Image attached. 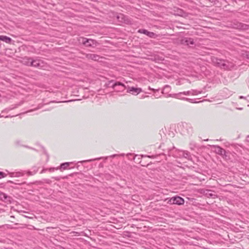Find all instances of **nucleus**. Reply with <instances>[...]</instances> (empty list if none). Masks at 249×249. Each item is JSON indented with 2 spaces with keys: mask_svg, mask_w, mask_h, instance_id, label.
Instances as JSON below:
<instances>
[{
  "mask_svg": "<svg viewBox=\"0 0 249 249\" xmlns=\"http://www.w3.org/2000/svg\"><path fill=\"white\" fill-rule=\"evenodd\" d=\"M214 63L217 66L225 70H228L232 67L230 62L223 59L216 58Z\"/></svg>",
  "mask_w": 249,
  "mask_h": 249,
  "instance_id": "1",
  "label": "nucleus"
},
{
  "mask_svg": "<svg viewBox=\"0 0 249 249\" xmlns=\"http://www.w3.org/2000/svg\"><path fill=\"white\" fill-rule=\"evenodd\" d=\"M167 203L169 204L181 205L184 203V199L180 196H176L170 198Z\"/></svg>",
  "mask_w": 249,
  "mask_h": 249,
  "instance_id": "2",
  "label": "nucleus"
},
{
  "mask_svg": "<svg viewBox=\"0 0 249 249\" xmlns=\"http://www.w3.org/2000/svg\"><path fill=\"white\" fill-rule=\"evenodd\" d=\"M111 87L116 92H122L127 88L125 85L121 82H115Z\"/></svg>",
  "mask_w": 249,
  "mask_h": 249,
  "instance_id": "3",
  "label": "nucleus"
},
{
  "mask_svg": "<svg viewBox=\"0 0 249 249\" xmlns=\"http://www.w3.org/2000/svg\"><path fill=\"white\" fill-rule=\"evenodd\" d=\"M81 43L86 47H91L93 45H96L97 42L96 40L92 39H88L85 37H82Z\"/></svg>",
  "mask_w": 249,
  "mask_h": 249,
  "instance_id": "4",
  "label": "nucleus"
},
{
  "mask_svg": "<svg viewBox=\"0 0 249 249\" xmlns=\"http://www.w3.org/2000/svg\"><path fill=\"white\" fill-rule=\"evenodd\" d=\"M180 43L190 47H193L195 45L194 39L190 37H184L180 40Z\"/></svg>",
  "mask_w": 249,
  "mask_h": 249,
  "instance_id": "5",
  "label": "nucleus"
},
{
  "mask_svg": "<svg viewBox=\"0 0 249 249\" xmlns=\"http://www.w3.org/2000/svg\"><path fill=\"white\" fill-rule=\"evenodd\" d=\"M233 27L241 30H247L249 28V26L247 24L236 21L233 23Z\"/></svg>",
  "mask_w": 249,
  "mask_h": 249,
  "instance_id": "6",
  "label": "nucleus"
},
{
  "mask_svg": "<svg viewBox=\"0 0 249 249\" xmlns=\"http://www.w3.org/2000/svg\"><path fill=\"white\" fill-rule=\"evenodd\" d=\"M138 32L139 33L144 34L147 36H149V37L152 38H156L158 36V35H156L155 33L152 32H149L144 29H139Z\"/></svg>",
  "mask_w": 249,
  "mask_h": 249,
  "instance_id": "7",
  "label": "nucleus"
},
{
  "mask_svg": "<svg viewBox=\"0 0 249 249\" xmlns=\"http://www.w3.org/2000/svg\"><path fill=\"white\" fill-rule=\"evenodd\" d=\"M142 91L141 88H137L133 87H128L127 89V92L130 93L134 95H137Z\"/></svg>",
  "mask_w": 249,
  "mask_h": 249,
  "instance_id": "8",
  "label": "nucleus"
},
{
  "mask_svg": "<svg viewBox=\"0 0 249 249\" xmlns=\"http://www.w3.org/2000/svg\"><path fill=\"white\" fill-rule=\"evenodd\" d=\"M11 197L0 191V200L6 203H11Z\"/></svg>",
  "mask_w": 249,
  "mask_h": 249,
  "instance_id": "9",
  "label": "nucleus"
},
{
  "mask_svg": "<svg viewBox=\"0 0 249 249\" xmlns=\"http://www.w3.org/2000/svg\"><path fill=\"white\" fill-rule=\"evenodd\" d=\"M181 94H184V95H186L191 94V90L187 91H184L182 92H179L178 94H168L167 97H171L176 98L177 99H180V98H182L181 97H180V95Z\"/></svg>",
  "mask_w": 249,
  "mask_h": 249,
  "instance_id": "10",
  "label": "nucleus"
},
{
  "mask_svg": "<svg viewBox=\"0 0 249 249\" xmlns=\"http://www.w3.org/2000/svg\"><path fill=\"white\" fill-rule=\"evenodd\" d=\"M86 57L88 59H91L94 61H98L100 58L99 55L96 54L88 53L86 54Z\"/></svg>",
  "mask_w": 249,
  "mask_h": 249,
  "instance_id": "11",
  "label": "nucleus"
},
{
  "mask_svg": "<svg viewBox=\"0 0 249 249\" xmlns=\"http://www.w3.org/2000/svg\"><path fill=\"white\" fill-rule=\"evenodd\" d=\"M42 62L40 60H34L32 59V61H31V66L39 68L42 67Z\"/></svg>",
  "mask_w": 249,
  "mask_h": 249,
  "instance_id": "12",
  "label": "nucleus"
},
{
  "mask_svg": "<svg viewBox=\"0 0 249 249\" xmlns=\"http://www.w3.org/2000/svg\"><path fill=\"white\" fill-rule=\"evenodd\" d=\"M211 146L214 148V152L218 155L221 154V152L223 151L224 150V149L217 145H211Z\"/></svg>",
  "mask_w": 249,
  "mask_h": 249,
  "instance_id": "13",
  "label": "nucleus"
},
{
  "mask_svg": "<svg viewBox=\"0 0 249 249\" xmlns=\"http://www.w3.org/2000/svg\"><path fill=\"white\" fill-rule=\"evenodd\" d=\"M0 40L3 41L7 43H10L12 41V39L7 36H0Z\"/></svg>",
  "mask_w": 249,
  "mask_h": 249,
  "instance_id": "14",
  "label": "nucleus"
},
{
  "mask_svg": "<svg viewBox=\"0 0 249 249\" xmlns=\"http://www.w3.org/2000/svg\"><path fill=\"white\" fill-rule=\"evenodd\" d=\"M33 58L31 57H25L23 58V63L29 66H31V61H32Z\"/></svg>",
  "mask_w": 249,
  "mask_h": 249,
  "instance_id": "15",
  "label": "nucleus"
},
{
  "mask_svg": "<svg viewBox=\"0 0 249 249\" xmlns=\"http://www.w3.org/2000/svg\"><path fill=\"white\" fill-rule=\"evenodd\" d=\"M71 163H72V162H67L61 163L59 168L63 170H66L68 168L69 165Z\"/></svg>",
  "mask_w": 249,
  "mask_h": 249,
  "instance_id": "16",
  "label": "nucleus"
},
{
  "mask_svg": "<svg viewBox=\"0 0 249 249\" xmlns=\"http://www.w3.org/2000/svg\"><path fill=\"white\" fill-rule=\"evenodd\" d=\"M170 87L168 85H166L164 87L163 90L162 91V93H168L170 90Z\"/></svg>",
  "mask_w": 249,
  "mask_h": 249,
  "instance_id": "17",
  "label": "nucleus"
},
{
  "mask_svg": "<svg viewBox=\"0 0 249 249\" xmlns=\"http://www.w3.org/2000/svg\"><path fill=\"white\" fill-rule=\"evenodd\" d=\"M211 191V190H206L205 195L207 196L208 197H211L214 198V196H215V195L210 193Z\"/></svg>",
  "mask_w": 249,
  "mask_h": 249,
  "instance_id": "18",
  "label": "nucleus"
},
{
  "mask_svg": "<svg viewBox=\"0 0 249 249\" xmlns=\"http://www.w3.org/2000/svg\"><path fill=\"white\" fill-rule=\"evenodd\" d=\"M102 158H101V157L97 158H95V159H90V160H85L80 161H79L78 162L84 163V162H90V161H92L100 160Z\"/></svg>",
  "mask_w": 249,
  "mask_h": 249,
  "instance_id": "19",
  "label": "nucleus"
},
{
  "mask_svg": "<svg viewBox=\"0 0 249 249\" xmlns=\"http://www.w3.org/2000/svg\"><path fill=\"white\" fill-rule=\"evenodd\" d=\"M115 82L113 80H110L107 83H106L104 86L106 88L111 87L112 85Z\"/></svg>",
  "mask_w": 249,
  "mask_h": 249,
  "instance_id": "20",
  "label": "nucleus"
},
{
  "mask_svg": "<svg viewBox=\"0 0 249 249\" xmlns=\"http://www.w3.org/2000/svg\"><path fill=\"white\" fill-rule=\"evenodd\" d=\"M180 99L187 101L191 103H198L197 102L195 101L194 99H190V98H186V97H182V98H180Z\"/></svg>",
  "mask_w": 249,
  "mask_h": 249,
  "instance_id": "21",
  "label": "nucleus"
},
{
  "mask_svg": "<svg viewBox=\"0 0 249 249\" xmlns=\"http://www.w3.org/2000/svg\"><path fill=\"white\" fill-rule=\"evenodd\" d=\"M34 168L35 169L34 170V171L32 172V171H29L27 172V174L29 176H32L37 172V171L38 170L37 169L36 167H34Z\"/></svg>",
  "mask_w": 249,
  "mask_h": 249,
  "instance_id": "22",
  "label": "nucleus"
},
{
  "mask_svg": "<svg viewBox=\"0 0 249 249\" xmlns=\"http://www.w3.org/2000/svg\"><path fill=\"white\" fill-rule=\"evenodd\" d=\"M7 183H14V184H18V185H21V184H25L26 182H23L22 183H19L18 182V180H17L16 182H14L13 181H11V180H8L7 181Z\"/></svg>",
  "mask_w": 249,
  "mask_h": 249,
  "instance_id": "23",
  "label": "nucleus"
},
{
  "mask_svg": "<svg viewBox=\"0 0 249 249\" xmlns=\"http://www.w3.org/2000/svg\"><path fill=\"white\" fill-rule=\"evenodd\" d=\"M202 92V91H198L197 90L193 89L191 90V94L193 95H197Z\"/></svg>",
  "mask_w": 249,
  "mask_h": 249,
  "instance_id": "24",
  "label": "nucleus"
},
{
  "mask_svg": "<svg viewBox=\"0 0 249 249\" xmlns=\"http://www.w3.org/2000/svg\"><path fill=\"white\" fill-rule=\"evenodd\" d=\"M24 175L23 173L20 172H15V177H19L23 176Z\"/></svg>",
  "mask_w": 249,
  "mask_h": 249,
  "instance_id": "25",
  "label": "nucleus"
},
{
  "mask_svg": "<svg viewBox=\"0 0 249 249\" xmlns=\"http://www.w3.org/2000/svg\"><path fill=\"white\" fill-rule=\"evenodd\" d=\"M186 127L187 128H189V131H188V133L189 134H192V132H193V128L191 126L188 125V124H186Z\"/></svg>",
  "mask_w": 249,
  "mask_h": 249,
  "instance_id": "26",
  "label": "nucleus"
},
{
  "mask_svg": "<svg viewBox=\"0 0 249 249\" xmlns=\"http://www.w3.org/2000/svg\"><path fill=\"white\" fill-rule=\"evenodd\" d=\"M183 153V156L185 158H188L189 157V153L187 151H182Z\"/></svg>",
  "mask_w": 249,
  "mask_h": 249,
  "instance_id": "27",
  "label": "nucleus"
},
{
  "mask_svg": "<svg viewBox=\"0 0 249 249\" xmlns=\"http://www.w3.org/2000/svg\"><path fill=\"white\" fill-rule=\"evenodd\" d=\"M223 158L228 160L229 159V156L228 155V152L226 151L225 152V155H223L222 156Z\"/></svg>",
  "mask_w": 249,
  "mask_h": 249,
  "instance_id": "28",
  "label": "nucleus"
},
{
  "mask_svg": "<svg viewBox=\"0 0 249 249\" xmlns=\"http://www.w3.org/2000/svg\"><path fill=\"white\" fill-rule=\"evenodd\" d=\"M6 176V174L3 172L0 171V178H4Z\"/></svg>",
  "mask_w": 249,
  "mask_h": 249,
  "instance_id": "29",
  "label": "nucleus"
},
{
  "mask_svg": "<svg viewBox=\"0 0 249 249\" xmlns=\"http://www.w3.org/2000/svg\"><path fill=\"white\" fill-rule=\"evenodd\" d=\"M175 148V147L174 146H172V147H167V148L165 149V148H163V151H166L167 150V151H171L172 149H174Z\"/></svg>",
  "mask_w": 249,
  "mask_h": 249,
  "instance_id": "30",
  "label": "nucleus"
},
{
  "mask_svg": "<svg viewBox=\"0 0 249 249\" xmlns=\"http://www.w3.org/2000/svg\"><path fill=\"white\" fill-rule=\"evenodd\" d=\"M44 181L45 183L47 184H51L52 182V181L49 179H44Z\"/></svg>",
  "mask_w": 249,
  "mask_h": 249,
  "instance_id": "31",
  "label": "nucleus"
},
{
  "mask_svg": "<svg viewBox=\"0 0 249 249\" xmlns=\"http://www.w3.org/2000/svg\"><path fill=\"white\" fill-rule=\"evenodd\" d=\"M124 154H121L119 155V156H124ZM118 156H119V155L114 154V155L110 156V157H112V158H114V157H115Z\"/></svg>",
  "mask_w": 249,
  "mask_h": 249,
  "instance_id": "32",
  "label": "nucleus"
},
{
  "mask_svg": "<svg viewBox=\"0 0 249 249\" xmlns=\"http://www.w3.org/2000/svg\"><path fill=\"white\" fill-rule=\"evenodd\" d=\"M20 141L19 140H17L15 142V144L16 145H21V144H20Z\"/></svg>",
  "mask_w": 249,
  "mask_h": 249,
  "instance_id": "33",
  "label": "nucleus"
},
{
  "mask_svg": "<svg viewBox=\"0 0 249 249\" xmlns=\"http://www.w3.org/2000/svg\"><path fill=\"white\" fill-rule=\"evenodd\" d=\"M245 57L249 59V52H246L245 53Z\"/></svg>",
  "mask_w": 249,
  "mask_h": 249,
  "instance_id": "34",
  "label": "nucleus"
},
{
  "mask_svg": "<svg viewBox=\"0 0 249 249\" xmlns=\"http://www.w3.org/2000/svg\"><path fill=\"white\" fill-rule=\"evenodd\" d=\"M142 157H149L150 158H154V156H146V155H142Z\"/></svg>",
  "mask_w": 249,
  "mask_h": 249,
  "instance_id": "35",
  "label": "nucleus"
},
{
  "mask_svg": "<svg viewBox=\"0 0 249 249\" xmlns=\"http://www.w3.org/2000/svg\"><path fill=\"white\" fill-rule=\"evenodd\" d=\"M149 89L153 91L154 92H156V91H158L159 90V89H152L150 87H149Z\"/></svg>",
  "mask_w": 249,
  "mask_h": 249,
  "instance_id": "36",
  "label": "nucleus"
},
{
  "mask_svg": "<svg viewBox=\"0 0 249 249\" xmlns=\"http://www.w3.org/2000/svg\"><path fill=\"white\" fill-rule=\"evenodd\" d=\"M9 175L11 177H15V172L9 173Z\"/></svg>",
  "mask_w": 249,
  "mask_h": 249,
  "instance_id": "37",
  "label": "nucleus"
},
{
  "mask_svg": "<svg viewBox=\"0 0 249 249\" xmlns=\"http://www.w3.org/2000/svg\"><path fill=\"white\" fill-rule=\"evenodd\" d=\"M53 178H54L56 180H59L60 179V178L57 177H53Z\"/></svg>",
  "mask_w": 249,
  "mask_h": 249,
  "instance_id": "38",
  "label": "nucleus"
},
{
  "mask_svg": "<svg viewBox=\"0 0 249 249\" xmlns=\"http://www.w3.org/2000/svg\"><path fill=\"white\" fill-rule=\"evenodd\" d=\"M226 150L225 149L223 150V151H222L221 152V154H219V155H220L221 156H223V155H225V152Z\"/></svg>",
  "mask_w": 249,
  "mask_h": 249,
  "instance_id": "39",
  "label": "nucleus"
},
{
  "mask_svg": "<svg viewBox=\"0 0 249 249\" xmlns=\"http://www.w3.org/2000/svg\"><path fill=\"white\" fill-rule=\"evenodd\" d=\"M239 98H240V99H246V97H244V96H240L239 97Z\"/></svg>",
  "mask_w": 249,
  "mask_h": 249,
  "instance_id": "40",
  "label": "nucleus"
},
{
  "mask_svg": "<svg viewBox=\"0 0 249 249\" xmlns=\"http://www.w3.org/2000/svg\"><path fill=\"white\" fill-rule=\"evenodd\" d=\"M54 168H51L49 169V170H50V171H54Z\"/></svg>",
  "mask_w": 249,
  "mask_h": 249,
  "instance_id": "41",
  "label": "nucleus"
},
{
  "mask_svg": "<svg viewBox=\"0 0 249 249\" xmlns=\"http://www.w3.org/2000/svg\"><path fill=\"white\" fill-rule=\"evenodd\" d=\"M6 226L8 228L12 229V228L9 225H6Z\"/></svg>",
  "mask_w": 249,
  "mask_h": 249,
  "instance_id": "42",
  "label": "nucleus"
},
{
  "mask_svg": "<svg viewBox=\"0 0 249 249\" xmlns=\"http://www.w3.org/2000/svg\"><path fill=\"white\" fill-rule=\"evenodd\" d=\"M163 146H164V144H160V146H159V148H162V147H163Z\"/></svg>",
  "mask_w": 249,
  "mask_h": 249,
  "instance_id": "43",
  "label": "nucleus"
},
{
  "mask_svg": "<svg viewBox=\"0 0 249 249\" xmlns=\"http://www.w3.org/2000/svg\"><path fill=\"white\" fill-rule=\"evenodd\" d=\"M210 2H213L215 1V0H209Z\"/></svg>",
  "mask_w": 249,
  "mask_h": 249,
  "instance_id": "44",
  "label": "nucleus"
},
{
  "mask_svg": "<svg viewBox=\"0 0 249 249\" xmlns=\"http://www.w3.org/2000/svg\"><path fill=\"white\" fill-rule=\"evenodd\" d=\"M70 101H64V102H70Z\"/></svg>",
  "mask_w": 249,
  "mask_h": 249,
  "instance_id": "45",
  "label": "nucleus"
},
{
  "mask_svg": "<svg viewBox=\"0 0 249 249\" xmlns=\"http://www.w3.org/2000/svg\"><path fill=\"white\" fill-rule=\"evenodd\" d=\"M44 170H42V171L41 172V173H42L44 172Z\"/></svg>",
  "mask_w": 249,
  "mask_h": 249,
  "instance_id": "46",
  "label": "nucleus"
},
{
  "mask_svg": "<svg viewBox=\"0 0 249 249\" xmlns=\"http://www.w3.org/2000/svg\"><path fill=\"white\" fill-rule=\"evenodd\" d=\"M108 158V157H107L105 158L106 159H107Z\"/></svg>",
  "mask_w": 249,
  "mask_h": 249,
  "instance_id": "47",
  "label": "nucleus"
},
{
  "mask_svg": "<svg viewBox=\"0 0 249 249\" xmlns=\"http://www.w3.org/2000/svg\"><path fill=\"white\" fill-rule=\"evenodd\" d=\"M247 138H249V135H248V136H247Z\"/></svg>",
  "mask_w": 249,
  "mask_h": 249,
  "instance_id": "48",
  "label": "nucleus"
}]
</instances>
